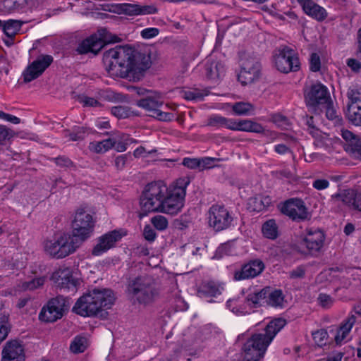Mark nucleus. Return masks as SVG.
Instances as JSON below:
<instances>
[{
  "mask_svg": "<svg viewBox=\"0 0 361 361\" xmlns=\"http://www.w3.org/2000/svg\"><path fill=\"white\" fill-rule=\"evenodd\" d=\"M278 207L282 214L293 221H303L309 216L305 202L298 198L289 199L279 204Z\"/></svg>",
  "mask_w": 361,
  "mask_h": 361,
  "instance_id": "13",
  "label": "nucleus"
},
{
  "mask_svg": "<svg viewBox=\"0 0 361 361\" xmlns=\"http://www.w3.org/2000/svg\"><path fill=\"white\" fill-rule=\"evenodd\" d=\"M341 135L346 141L345 149L352 157L361 161V137L348 130H342Z\"/></svg>",
  "mask_w": 361,
  "mask_h": 361,
  "instance_id": "26",
  "label": "nucleus"
},
{
  "mask_svg": "<svg viewBox=\"0 0 361 361\" xmlns=\"http://www.w3.org/2000/svg\"><path fill=\"white\" fill-rule=\"evenodd\" d=\"M103 63L108 74L113 78L140 80L151 66L149 54L131 47L116 46L103 54Z\"/></svg>",
  "mask_w": 361,
  "mask_h": 361,
  "instance_id": "1",
  "label": "nucleus"
},
{
  "mask_svg": "<svg viewBox=\"0 0 361 361\" xmlns=\"http://www.w3.org/2000/svg\"><path fill=\"white\" fill-rule=\"evenodd\" d=\"M84 134L85 132L82 130V128H78L73 132L66 130L64 133L65 137H68L69 140L72 141H78L80 140H82L84 138Z\"/></svg>",
  "mask_w": 361,
  "mask_h": 361,
  "instance_id": "49",
  "label": "nucleus"
},
{
  "mask_svg": "<svg viewBox=\"0 0 361 361\" xmlns=\"http://www.w3.org/2000/svg\"><path fill=\"white\" fill-rule=\"evenodd\" d=\"M188 184V178H180L169 188L166 186V192L164 195L161 212L176 214L181 210L184 205L186 188Z\"/></svg>",
  "mask_w": 361,
  "mask_h": 361,
  "instance_id": "5",
  "label": "nucleus"
},
{
  "mask_svg": "<svg viewBox=\"0 0 361 361\" xmlns=\"http://www.w3.org/2000/svg\"><path fill=\"white\" fill-rule=\"evenodd\" d=\"M231 130L261 133L263 131L262 126L251 120H232Z\"/></svg>",
  "mask_w": 361,
  "mask_h": 361,
  "instance_id": "31",
  "label": "nucleus"
},
{
  "mask_svg": "<svg viewBox=\"0 0 361 361\" xmlns=\"http://www.w3.org/2000/svg\"><path fill=\"white\" fill-rule=\"evenodd\" d=\"M232 118H228L219 114H212L207 119L206 126L220 129L222 128L231 130Z\"/></svg>",
  "mask_w": 361,
  "mask_h": 361,
  "instance_id": "32",
  "label": "nucleus"
},
{
  "mask_svg": "<svg viewBox=\"0 0 361 361\" xmlns=\"http://www.w3.org/2000/svg\"><path fill=\"white\" fill-rule=\"evenodd\" d=\"M87 345V339L84 336H78L71 342L70 350L73 353H80L86 350Z\"/></svg>",
  "mask_w": 361,
  "mask_h": 361,
  "instance_id": "38",
  "label": "nucleus"
},
{
  "mask_svg": "<svg viewBox=\"0 0 361 361\" xmlns=\"http://www.w3.org/2000/svg\"><path fill=\"white\" fill-rule=\"evenodd\" d=\"M305 273V269L303 266L298 267L290 273V276L292 279H301L303 278Z\"/></svg>",
  "mask_w": 361,
  "mask_h": 361,
  "instance_id": "63",
  "label": "nucleus"
},
{
  "mask_svg": "<svg viewBox=\"0 0 361 361\" xmlns=\"http://www.w3.org/2000/svg\"><path fill=\"white\" fill-rule=\"evenodd\" d=\"M233 112L239 116L252 115L255 111V106L248 102H236L233 106Z\"/></svg>",
  "mask_w": 361,
  "mask_h": 361,
  "instance_id": "37",
  "label": "nucleus"
},
{
  "mask_svg": "<svg viewBox=\"0 0 361 361\" xmlns=\"http://www.w3.org/2000/svg\"><path fill=\"white\" fill-rule=\"evenodd\" d=\"M156 152V149L147 151L145 147L140 146L135 149V151L133 152V155L135 157L138 158L141 157H146V154H153Z\"/></svg>",
  "mask_w": 361,
  "mask_h": 361,
  "instance_id": "62",
  "label": "nucleus"
},
{
  "mask_svg": "<svg viewBox=\"0 0 361 361\" xmlns=\"http://www.w3.org/2000/svg\"><path fill=\"white\" fill-rule=\"evenodd\" d=\"M326 235L318 228H307L299 237L296 250L301 254L314 255L324 247Z\"/></svg>",
  "mask_w": 361,
  "mask_h": 361,
  "instance_id": "8",
  "label": "nucleus"
},
{
  "mask_svg": "<svg viewBox=\"0 0 361 361\" xmlns=\"http://www.w3.org/2000/svg\"><path fill=\"white\" fill-rule=\"evenodd\" d=\"M44 276L35 278L29 281L23 283V288L25 290H33L42 286L45 282Z\"/></svg>",
  "mask_w": 361,
  "mask_h": 361,
  "instance_id": "41",
  "label": "nucleus"
},
{
  "mask_svg": "<svg viewBox=\"0 0 361 361\" xmlns=\"http://www.w3.org/2000/svg\"><path fill=\"white\" fill-rule=\"evenodd\" d=\"M151 223L159 231H164L168 227L167 219L161 215L154 216L151 219Z\"/></svg>",
  "mask_w": 361,
  "mask_h": 361,
  "instance_id": "42",
  "label": "nucleus"
},
{
  "mask_svg": "<svg viewBox=\"0 0 361 361\" xmlns=\"http://www.w3.org/2000/svg\"><path fill=\"white\" fill-rule=\"evenodd\" d=\"M159 30L156 27L145 28L141 31V36L144 39H151L157 36Z\"/></svg>",
  "mask_w": 361,
  "mask_h": 361,
  "instance_id": "54",
  "label": "nucleus"
},
{
  "mask_svg": "<svg viewBox=\"0 0 361 361\" xmlns=\"http://www.w3.org/2000/svg\"><path fill=\"white\" fill-rule=\"evenodd\" d=\"M143 235L148 241H154L156 238V233L154 229L149 225L145 226L143 230Z\"/></svg>",
  "mask_w": 361,
  "mask_h": 361,
  "instance_id": "59",
  "label": "nucleus"
},
{
  "mask_svg": "<svg viewBox=\"0 0 361 361\" xmlns=\"http://www.w3.org/2000/svg\"><path fill=\"white\" fill-rule=\"evenodd\" d=\"M121 11L128 16H144L154 14L158 12L157 8L153 5H140L138 4H122L120 6Z\"/></svg>",
  "mask_w": 361,
  "mask_h": 361,
  "instance_id": "28",
  "label": "nucleus"
},
{
  "mask_svg": "<svg viewBox=\"0 0 361 361\" xmlns=\"http://www.w3.org/2000/svg\"><path fill=\"white\" fill-rule=\"evenodd\" d=\"M262 232L265 238L268 239L271 238V220L267 221L262 225Z\"/></svg>",
  "mask_w": 361,
  "mask_h": 361,
  "instance_id": "64",
  "label": "nucleus"
},
{
  "mask_svg": "<svg viewBox=\"0 0 361 361\" xmlns=\"http://www.w3.org/2000/svg\"><path fill=\"white\" fill-rule=\"evenodd\" d=\"M214 161H220V159L204 157L200 159V170H204L205 169H210L212 167V163Z\"/></svg>",
  "mask_w": 361,
  "mask_h": 361,
  "instance_id": "56",
  "label": "nucleus"
},
{
  "mask_svg": "<svg viewBox=\"0 0 361 361\" xmlns=\"http://www.w3.org/2000/svg\"><path fill=\"white\" fill-rule=\"evenodd\" d=\"M80 246L75 236L63 233L51 240L44 241V249L49 256L56 259H63L76 251Z\"/></svg>",
  "mask_w": 361,
  "mask_h": 361,
  "instance_id": "7",
  "label": "nucleus"
},
{
  "mask_svg": "<svg viewBox=\"0 0 361 361\" xmlns=\"http://www.w3.org/2000/svg\"><path fill=\"white\" fill-rule=\"evenodd\" d=\"M127 154H122L116 157L114 165L118 170H122L125 168L127 162Z\"/></svg>",
  "mask_w": 361,
  "mask_h": 361,
  "instance_id": "60",
  "label": "nucleus"
},
{
  "mask_svg": "<svg viewBox=\"0 0 361 361\" xmlns=\"http://www.w3.org/2000/svg\"><path fill=\"white\" fill-rule=\"evenodd\" d=\"M261 66L256 59H246L242 61L238 79L243 85H250L259 78Z\"/></svg>",
  "mask_w": 361,
  "mask_h": 361,
  "instance_id": "17",
  "label": "nucleus"
},
{
  "mask_svg": "<svg viewBox=\"0 0 361 361\" xmlns=\"http://www.w3.org/2000/svg\"><path fill=\"white\" fill-rule=\"evenodd\" d=\"M71 305L70 299L58 295L51 299L41 310L39 319L46 322H54L61 319Z\"/></svg>",
  "mask_w": 361,
  "mask_h": 361,
  "instance_id": "11",
  "label": "nucleus"
},
{
  "mask_svg": "<svg viewBox=\"0 0 361 361\" xmlns=\"http://www.w3.org/2000/svg\"><path fill=\"white\" fill-rule=\"evenodd\" d=\"M305 99L307 106L329 104L330 94L327 87L321 82H317L305 90Z\"/></svg>",
  "mask_w": 361,
  "mask_h": 361,
  "instance_id": "14",
  "label": "nucleus"
},
{
  "mask_svg": "<svg viewBox=\"0 0 361 361\" xmlns=\"http://www.w3.org/2000/svg\"><path fill=\"white\" fill-rule=\"evenodd\" d=\"M287 322L283 317L272 319V339L286 325Z\"/></svg>",
  "mask_w": 361,
  "mask_h": 361,
  "instance_id": "46",
  "label": "nucleus"
},
{
  "mask_svg": "<svg viewBox=\"0 0 361 361\" xmlns=\"http://www.w3.org/2000/svg\"><path fill=\"white\" fill-rule=\"evenodd\" d=\"M206 95L207 92L197 89L185 90L183 93V97L188 100L200 101Z\"/></svg>",
  "mask_w": 361,
  "mask_h": 361,
  "instance_id": "39",
  "label": "nucleus"
},
{
  "mask_svg": "<svg viewBox=\"0 0 361 361\" xmlns=\"http://www.w3.org/2000/svg\"><path fill=\"white\" fill-rule=\"evenodd\" d=\"M264 269V264L260 259L250 260L243 264L240 269L235 270L233 279L235 281H242L253 279L259 275Z\"/></svg>",
  "mask_w": 361,
  "mask_h": 361,
  "instance_id": "19",
  "label": "nucleus"
},
{
  "mask_svg": "<svg viewBox=\"0 0 361 361\" xmlns=\"http://www.w3.org/2000/svg\"><path fill=\"white\" fill-rule=\"evenodd\" d=\"M321 68L320 56L317 53H312L310 58V69L313 72H317Z\"/></svg>",
  "mask_w": 361,
  "mask_h": 361,
  "instance_id": "51",
  "label": "nucleus"
},
{
  "mask_svg": "<svg viewBox=\"0 0 361 361\" xmlns=\"http://www.w3.org/2000/svg\"><path fill=\"white\" fill-rule=\"evenodd\" d=\"M51 279L61 289H71L75 291L78 284V279L73 276L71 269L68 267L59 268L55 271Z\"/></svg>",
  "mask_w": 361,
  "mask_h": 361,
  "instance_id": "21",
  "label": "nucleus"
},
{
  "mask_svg": "<svg viewBox=\"0 0 361 361\" xmlns=\"http://www.w3.org/2000/svg\"><path fill=\"white\" fill-rule=\"evenodd\" d=\"M114 300L111 290L94 288L78 298L73 307V312L82 317H94L103 308H110Z\"/></svg>",
  "mask_w": 361,
  "mask_h": 361,
  "instance_id": "2",
  "label": "nucleus"
},
{
  "mask_svg": "<svg viewBox=\"0 0 361 361\" xmlns=\"http://www.w3.org/2000/svg\"><path fill=\"white\" fill-rule=\"evenodd\" d=\"M54 161L56 165L61 167L71 168L73 166V163L68 158L65 157L54 158Z\"/></svg>",
  "mask_w": 361,
  "mask_h": 361,
  "instance_id": "58",
  "label": "nucleus"
},
{
  "mask_svg": "<svg viewBox=\"0 0 361 361\" xmlns=\"http://www.w3.org/2000/svg\"><path fill=\"white\" fill-rule=\"evenodd\" d=\"M200 159L185 158L183 160V164L190 169H200Z\"/></svg>",
  "mask_w": 361,
  "mask_h": 361,
  "instance_id": "55",
  "label": "nucleus"
},
{
  "mask_svg": "<svg viewBox=\"0 0 361 361\" xmlns=\"http://www.w3.org/2000/svg\"><path fill=\"white\" fill-rule=\"evenodd\" d=\"M104 41H106L104 37L103 39H101L96 35H92L80 43L76 51L80 54H85L88 52L97 54L103 47Z\"/></svg>",
  "mask_w": 361,
  "mask_h": 361,
  "instance_id": "29",
  "label": "nucleus"
},
{
  "mask_svg": "<svg viewBox=\"0 0 361 361\" xmlns=\"http://www.w3.org/2000/svg\"><path fill=\"white\" fill-rule=\"evenodd\" d=\"M312 185L317 190H324L329 188L330 182L326 178L317 177L314 178Z\"/></svg>",
  "mask_w": 361,
  "mask_h": 361,
  "instance_id": "47",
  "label": "nucleus"
},
{
  "mask_svg": "<svg viewBox=\"0 0 361 361\" xmlns=\"http://www.w3.org/2000/svg\"><path fill=\"white\" fill-rule=\"evenodd\" d=\"M111 114L118 118H125L130 116L129 107L126 106H116L111 109Z\"/></svg>",
  "mask_w": 361,
  "mask_h": 361,
  "instance_id": "43",
  "label": "nucleus"
},
{
  "mask_svg": "<svg viewBox=\"0 0 361 361\" xmlns=\"http://www.w3.org/2000/svg\"><path fill=\"white\" fill-rule=\"evenodd\" d=\"M331 200L334 204L341 202L349 208L361 212V190H343L332 195Z\"/></svg>",
  "mask_w": 361,
  "mask_h": 361,
  "instance_id": "18",
  "label": "nucleus"
},
{
  "mask_svg": "<svg viewBox=\"0 0 361 361\" xmlns=\"http://www.w3.org/2000/svg\"><path fill=\"white\" fill-rule=\"evenodd\" d=\"M304 13L317 21H323L327 17L324 8L314 2L312 0H297Z\"/></svg>",
  "mask_w": 361,
  "mask_h": 361,
  "instance_id": "25",
  "label": "nucleus"
},
{
  "mask_svg": "<svg viewBox=\"0 0 361 361\" xmlns=\"http://www.w3.org/2000/svg\"><path fill=\"white\" fill-rule=\"evenodd\" d=\"M317 300L319 304L324 308H329L334 302V298L325 293H320Z\"/></svg>",
  "mask_w": 361,
  "mask_h": 361,
  "instance_id": "50",
  "label": "nucleus"
},
{
  "mask_svg": "<svg viewBox=\"0 0 361 361\" xmlns=\"http://www.w3.org/2000/svg\"><path fill=\"white\" fill-rule=\"evenodd\" d=\"M209 226L219 232L228 228L233 221L230 212L222 204H213L207 213Z\"/></svg>",
  "mask_w": 361,
  "mask_h": 361,
  "instance_id": "12",
  "label": "nucleus"
},
{
  "mask_svg": "<svg viewBox=\"0 0 361 361\" xmlns=\"http://www.w3.org/2000/svg\"><path fill=\"white\" fill-rule=\"evenodd\" d=\"M10 330V325L5 319L0 323V343L6 339Z\"/></svg>",
  "mask_w": 361,
  "mask_h": 361,
  "instance_id": "57",
  "label": "nucleus"
},
{
  "mask_svg": "<svg viewBox=\"0 0 361 361\" xmlns=\"http://www.w3.org/2000/svg\"><path fill=\"white\" fill-rule=\"evenodd\" d=\"M224 66L216 60L209 58L205 62L204 73L209 79L219 78L224 74Z\"/></svg>",
  "mask_w": 361,
  "mask_h": 361,
  "instance_id": "30",
  "label": "nucleus"
},
{
  "mask_svg": "<svg viewBox=\"0 0 361 361\" xmlns=\"http://www.w3.org/2000/svg\"><path fill=\"white\" fill-rule=\"evenodd\" d=\"M114 145L115 139L108 138L99 142L94 141L90 142L89 145V149L95 153L101 154L114 148Z\"/></svg>",
  "mask_w": 361,
  "mask_h": 361,
  "instance_id": "35",
  "label": "nucleus"
},
{
  "mask_svg": "<svg viewBox=\"0 0 361 361\" xmlns=\"http://www.w3.org/2000/svg\"><path fill=\"white\" fill-rule=\"evenodd\" d=\"M138 106L144 109L149 113V116L161 121H170L174 118L171 113L165 112L159 109L163 102L156 97H147L137 101Z\"/></svg>",
  "mask_w": 361,
  "mask_h": 361,
  "instance_id": "16",
  "label": "nucleus"
},
{
  "mask_svg": "<svg viewBox=\"0 0 361 361\" xmlns=\"http://www.w3.org/2000/svg\"><path fill=\"white\" fill-rule=\"evenodd\" d=\"M13 137V131L4 125H0V146L6 144V141Z\"/></svg>",
  "mask_w": 361,
  "mask_h": 361,
  "instance_id": "48",
  "label": "nucleus"
},
{
  "mask_svg": "<svg viewBox=\"0 0 361 361\" xmlns=\"http://www.w3.org/2000/svg\"><path fill=\"white\" fill-rule=\"evenodd\" d=\"M312 337L314 343L319 345L322 346L326 344L328 339V332L324 329L318 330L312 334Z\"/></svg>",
  "mask_w": 361,
  "mask_h": 361,
  "instance_id": "44",
  "label": "nucleus"
},
{
  "mask_svg": "<svg viewBox=\"0 0 361 361\" xmlns=\"http://www.w3.org/2000/svg\"><path fill=\"white\" fill-rule=\"evenodd\" d=\"M269 322L265 328V334H253L246 341L242 348V361H259L262 358L271 342Z\"/></svg>",
  "mask_w": 361,
  "mask_h": 361,
  "instance_id": "6",
  "label": "nucleus"
},
{
  "mask_svg": "<svg viewBox=\"0 0 361 361\" xmlns=\"http://www.w3.org/2000/svg\"><path fill=\"white\" fill-rule=\"evenodd\" d=\"M166 192V185L163 182H154L147 185L140 197V217L142 218L150 212H161Z\"/></svg>",
  "mask_w": 361,
  "mask_h": 361,
  "instance_id": "4",
  "label": "nucleus"
},
{
  "mask_svg": "<svg viewBox=\"0 0 361 361\" xmlns=\"http://www.w3.org/2000/svg\"><path fill=\"white\" fill-rule=\"evenodd\" d=\"M21 24L18 20H9L4 21L0 20V27H2L5 35L11 39L18 33Z\"/></svg>",
  "mask_w": 361,
  "mask_h": 361,
  "instance_id": "36",
  "label": "nucleus"
},
{
  "mask_svg": "<svg viewBox=\"0 0 361 361\" xmlns=\"http://www.w3.org/2000/svg\"><path fill=\"white\" fill-rule=\"evenodd\" d=\"M127 294L133 304L146 306L158 298L159 289L153 277L139 276L129 281Z\"/></svg>",
  "mask_w": 361,
  "mask_h": 361,
  "instance_id": "3",
  "label": "nucleus"
},
{
  "mask_svg": "<svg viewBox=\"0 0 361 361\" xmlns=\"http://www.w3.org/2000/svg\"><path fill=\"white\" fill-rule=\"evenodd\" d=\"M271 301V288L266 286L264 288L250 293L246 298L247 305L252 307H259L269 305Z\"/></svg>",
  "mask_w": 361,
  "mask_h": 361,
  "instance_id": "27",
  "label": "nucleus"
},
{
  "mask_svg": "<svg viewBox=\"0 0 361 361\" xmlns=\"http://www.w3.org/2000/svg\"><path fill=\"white\" fill-rule=\"evenodd\" d=\"M53 56L41 54L30 63L23 73L25 82H30L39 78L44 71L52 63Z\"/></svg>",
  "mask_w": 361,
  "mask_h": 361,
  "instance_id": "15",
  "label": "nucleus"
},
{
  "mask_svg": "<svg viewBox=\"0 0 361 361\" xmlns=\"http://www.w3.org/2000/svg\"><path fill=\"white\" fill-rule=\"evenodd\" d=\"M77 99L83 106L97 107L101 105L96 99L85 94L79 95Z\"/></svg>",
  "mask_w": 361,
  "mask_h": 361,
  "instance_id": "45",
  "label": "nucleus"
},
{
  "mask_svg": "<svg viewBox=\"0 0 361 361\" xmlns=\"http://www.w3.org/2000/svg\"><path fill=\"white\" fill-rule=\"evenodd\" d=\"M350 102L348 104L347 116L349 121L355 126L361 125V93L358 90H351L348 92Z\"/></svg>",
  "mask_w": 361,
  "mask_h": 361,
  "instance_id": "22",
  "label": "nucleus"
},
{
  "mask_svg": "<svg viewBox=\"0 0 361 361\" xmlns=\"http://www.w3.org/2000/svg\"><path fill=\"white\" fill-rule=\"evenodd\" d=\"M20 4L18 0H4V7L8 11H12L18 9L20 7Z\"/></svg>",
  "mask_w": 361,
  "mask_h": 361,
  "instance_id": "61",
  "label": "nucleus"
},
{
  "mask_svg": "<svg viewBox=\"0 0 361 361\" xmlns=\"http://www.w3.org/2000/svg\"><path fill=\"white\" fill-rule=\"evenodd\" d=\"M271 204V199L269 196H256L249 198L247 201V209L250 212H261Z\"/></svg>",
  "mask_w": 361,
  "mask_h": 361,
  "instance_id": "33",
  "label": "nucleus"
},
{
  "mask_svg": "<svg viewBox=\"0 0 361 361\" xmlns=\"http://www.w3.org/2000/svg\"><path fill=\"white\" fill-rule=\"evenodd\" d=\"M1 361H25L24 348L17 340L8 341L2 350Z\"/></svg>",
  "mask_w": 361,
  "mask_h": 361,
  "instance_id": "24",
  "label": "nucleus"
},
{
  "mask_svg": "<svg viewBox=\"0 0 361 361\" xmlns=\"http://www.w3.org/2000/svg\"><path fill=\"white\" fill-rule=\"evenodd\" d=\"M94 221L92 216L84 209H78L72 222V236L81 245L93 232Z\"/></svg>",
  "mask_w": 361,
  "mask_h": 361,
  "instance_id": "10",
  "label": "nucleus"
},
{
  "mask_svg": "<svg viewBox=\"0 0 361 361\" xmlns=\"http://www.w3.org/2000/svg\"><path fill=\"white\" fill-rule=\"evenodd\" d=\"M274 63L276 68L282 73L298 71L300 68L298 54L293 49L286 46H280L275 50Z\"/></svg>",
  "mask_w": 361,
  "mask_h": 361,
  "instance_id": "9",
  "label": "nucleus"
},
{
  "mask_svg": "<svg viewBox=\"0 0 361 361\" xmlns=\"http://www.w3.org/2000/svg\"><path fill=\"white\" fill-rule=\"evenodd\" d=\"M272 123L283 129H286L289 126L288 119L281 114L272 116Z\"/></svg>",
  "mask_w": 361,
  "mask_h": 361,
  "instance_id": "52",
  "label": "nucleus"
},
{
  "mask_svg": "<svg viewBox=\"0 0 361 361\" xmlns=\"http://www.w3.org/2000/svg\"><path fill=\"white\" fill-rule=\"evenodd\" d=\"M121 139V140L118 141L115 139V145H114V147L117 152H122L126 150L130 139L126 135H123Z\"/></svg>",
  "mask_w": 361,
  "mask_h": 361,
  "instance_id": "53",
  "label": "nucleus"
},
{
  "mask_svg": "<svg viewBox=\"0 0 361 361\" xmlns=\"http://www.w3.org/2000/svg\"><path fill=\"white\" fill-rule=\"evenodd\" d=\"M355 322V315L350 314L335 330H331L330 332L337 345H341L350 340V334Z\"/></svg>",
  "mask_w": 361,
  "mask_h": 361,
  "instance_id": "20",
  "label": "nucleus"
},
{
  "mask_svg": "<svg viewBox=\"0 0 361 361\" xmlns=\"http://www.w3.org/2000/svg\"><path fill=\"white\" fill-rule=\"evenodd\" d=\"M287 302L281 290L272 291V307L283 308L286 306Z\"/></svg>",
  "mask_w": 361,
  "mask_h": 361,
  "instance_id": "40",
  "label": "nucleus"
},
{
  "mask_svg": "<svg viewBox=\"0 0 361 361\" xmlns=\"http://www.w3.org/2000/svg\"><path fill=\"white\" fill-rule=\"evenodd\" d=\"M123 235L118 231H110L98 238L97 243L93 247L92 254L94 256H99L115 246L119 241Z\"/></svg>",
  "mask_w": 361,
  "mask_h": 361,
  "instance_id": "23",
  "label": "nucleus"
},
{
  "mask_svg": "<svg viewBox=\"0 0 361 361\" xmlns=\"http://www.w3.org/2000/svg\"><path fill=\"white\" fill-rule=\"evenodd\" d=\"M222 288L214 281L203 282L199 289L198 293L205 297H216L221 293Z\"/></svg>",
  "mask_w": 361,
  "mask_h": 361,
  "instance_id": "34",
  "label": "nucleus"
}]
</instances>
